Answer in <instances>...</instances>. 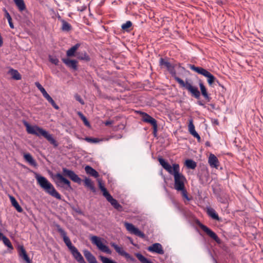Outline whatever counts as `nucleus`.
<instances>
[{
  "label": "nucleus",
  "mask_w": 263,
  "mask_h": 263,
  "mask_svg": "<svg viewBox=\"0 0 263 263\" xmlns=\"http://www.w3.org/2000/svg\"><path fill=\"white\" fill-rule=\"evenodd\" d=\"M135 256L141 263H153L150 260L145 257L141 253H136Z\"/></svg>",
  "instance_id": "obj_31"
},
{
  "label": "nucleus",
  "mask_w": 263,
  "mask_h": 263,
  "mask_svg": "<svg viewBox=\"0 0 263 263\" xmlns=\"http://www.w3.org/2000/svg\"><path fill=\"white\" fill-rule=\"evenodd\" d=\"M35 84V86H36V87L42 92V93L44 98H45L47 96H48L49 95L47 92L46 90L44 88V87L39 82H36Z\"/></svg>",
  "instance_id": "obj_35"
},
{
  "label": "nucleus",
  "mask_w": 263,
  "mask_h": 263,
  "mask_svg": "<svg viewBox=\"0 0 263 263\" xmlns=\"http://www.w3.org/2000/svg\"><path fill=\"white\" fill-rule=\"evenodd\" d=\"M8 21V23H9V26L12 29H13L14 28V25L12 23V19H11L10 21Z\"/></svg>",
  "instance_id": "obj_48"
},
{
  "label": "nucleus",
  "mask_w": 263,
  "mask_h": 263,
  "mask_svg": "<svg viewBox=\"0 0 263 263\" xmlns=\"http://www.w3.org/2000/svg\"><path fill=\"white\" fill-rule=\"evenodd\" d=\"M85 171L87 174L95 178L99 177V173L95 169L89 165H86L85 167Z\"/></svg>",
  "instance_id": "obj_24"
},
{
  "label": "nucleus",
  "mask_w": 263,
  "mask_h": 263,
  "mask_svg": "<svg viewBox=\"0 0 263 263\" xmlns=\"http://www.w3.org/2000/svg\"><path fill=\"white\" fill-rule=\"evenodd\" d=\"M159 65L161 66L165 67L174 79L179 84L181 87H183L187 90L196 99H199L200 96V92L197 87L192 86L191 83L186 81L184 82L183 80L176 76V70L174 66H173L167 60L163 58H160L159 60Z\"/></svg>",
  "instance_id": "obj_2"
},
{
  "label": "nucleus",
  "mask_w": 263,
  "mask_h": 263,
  "mask_svg": "<svg viewBox=\"0 0 263 263\" xmlns=\"http://www.w3.org/2000/svg\"><path fill=\"white\" fill-rule=\"evenodd\" d=\"M74 98L76 99V100L79 101L81 104H84V102L80 95H79L78 94H76L74 96Z\"/></svg>",
  "instance_id": "obj_45"
},
{
  "label": "nucleus",
  "mask_w": 263,
  "mask_h": 263,
  "mask_svg": "<svg viewBox=\"0 0 263 263\" xmlns=\"http://www.w3.org/2000/svg\"><path fill=\"white\" fill-rule=\"evenodd\" d=\"M198 104L200 106H204V104L201 101H198Z\"/></svg>",
  "instance_id": "obj_51"
},
{
  "label": "nucleus",
  "mask_w": 263,
  "mask_h": 263,
  "mask_svg": "<svg viewBox=\"0 0 263 263\" xmlns=\"http://www.w3.org/2000/svg\"><path fill=\"white\" fill-rule=\"evenodd\" d=\"M57 180V183L65 184L67 187L71 188L70 182L60 173H57L54 176Z\"/></svg>",
  "instance_id": "obj_17"
},
{
  "label": "nucleus",
  "mask_w": 263,
  "mask_h": 263,
  "mask_svg": "<svg viewBox=\"0 0 263 263\" xmlns=\"http://www.w3.org/2000/svg\"><path fill=\"white\" fill-rule=\"evenodd\" d=\"M5 12H6V18H7L8 21H10L11 19H12L10 15L9 14V13L7 12V10H5Z\"/></svg>",
  "instance_id": "obj_46"
},
{
  "label": "nucleus",
  "mask_w": 263,
  "mask_h": 263,
  "mask_svg": "<svg viewBox=\"0 0 263 263\" xmlns=\"http://www.w3.org/2000/svg\"><path fill=\"white\" fill-rule=\"evenodd\" d=\"M35 178L37 183L47 193L59 200L61 199V195L45 177L37 175Z\"/></svg>",
  "instance_id": "obj_4"
},
{
  "label": "nucleus",
  "mask_w": 263,
  "mask_h": 263,
  "mask_svg": "<svg viewBox=\"0 0 263 263\" xmlns=\"http://www.w3.org/2000/svg\"><path fill=\"white\" fill-rule=\"evenodd\" d=\"M107 200L117 210L121 211L122 210V206L118 203V201L114 199L111 196L108 198Z\"/></svg>",
  "instance_id": "obj_22"
},
{
  "label": "nucleus",
  "mask_w": 263,
  "mask_h": 263,
  "mask_svg": "<svg viewBox=\"0 0 263 263\" xmlns=\"http://www.w3.org/2000/svg\"><path fill=\"white\" fill-rule=\"evenodd\" d=\"M84 255L89 263H99L95 257L87 250L83 251Z\"/></svg>",
  "instance_id": "obj_19"
},
{
  "label": "nucleus",
  "mask_w": 263,
  "mask_h": 263,
  "mask_svg": "<svg viewBox=\"0 0 263 263\" xmlns=\"http://www.w3.org/2000/svg\"><path fill=\"white\" fill-rule=\"evenodd\" d=\"M112 123H113V122L112 121H110V120L106 121L105 122V125L106 126H108V125H111Z\"/></svg>",
  "instance_id": "obj_49"
},
{
  "label": "nucleus",
  "mask_w": 263,
  "mask_h": 263,
  "mask_svg": "<svg viewBox=\"0 0 263 263\" xmlns=\"http://www.w3.org/2000/svg\"><path fill=\"white\" fill-rule=\"evenodd\" d=\"M208 163L210 166L213 168H218L219 165V162L218 158L213 154L210 155Z\"/></svg>",
  "instance_id": "obj_18"
},
{
  "label": "nucleus",
  "mask_w": 263,
  "mask_h": 263,
  "mask_svg": "<svg viewBox=\"0 0 263 263\" xmlns=\"http://www.w3.org/2000/svg\"><path fill=\"white\" fill-rule=\"evenodd\" d=\"M189 68L194 71L208 78L207 81L209 85L213 86V83L216 81V78L207 70L200 67H196L194 65H189Z\"/></svg>",
  "instance_id": "obj_5"
},
{
  "label": "nucleus",
  "mask_w": 263,
  "mask_h": 263,
  "mask_svg": "<svg viewBox=\"0 0 263 263\" xmlns=\"http://www.w3.org/2000/svg\"><path fill=\"white\" fill-rule=\"evenodd\" d=\"M188 130L189 133L195 138H197L198 142L201 140V138L199 134L196 132L195 129V126L193 124V121L192 119L189 120V123L188 125Z\"/></svg>",
  "instance_id": "obj_16"
},
{
  "label": "nucleus",
  "mask_w": 263,
  "mask_h": 263,
  "mask_svg": "<svg viewBox=\"0 0 263 263\" xmlns=\"http://www.w3.org/2000/svg\"><path fill=\"white\" fill-rule=\"evenodd\" d=\"M215 82H216L217 83H218V85H220V83H219L218 81H217V80H216V81H215Z\"/></svg>",
  "instance_id": "obj_53"
},
{
  "label": "nucleus",
  "mask_w": 263,
  "mask_h": 263,
  "mask_svg": "<svg viewBox=\"0 0 263 263\" xmlns=\"http://www.w3.org/2000/svg\"><path fill=\"white\" fill-rule=\"evenodd\" d=\"M215 82H216L217 83H218V85H220V83H219L218 81H217V80H216V81H215Z\"/></svg>",
  "instance_id": "obj_52"
},
{
  "label": "nucleus",
  "mask_w": 263,
  "mask_h": 263,
  "mask_svg": "<svg viewBox=\"0 0 263 263\" xmlns=\"http://www.w3.org/2000/svg\"><path fill=\"white\" fill-rule=\"evenodd\" d=\"M10 199L12 205L16 209L17 211L18 212H20V213L22 212L23 209L19 205L18 203L17 202L16 200L15 199V198L13 196H10Z\"/></svg>",
  "instance_id": "obj_28"
},
{
  "label": "nucleus",
  "mask_w": 263,
  "mask_h": 263,
  "mask_svg": "<svg viewBox=\"0 0 263 263\" xmlns=\"http://www.w3.org/2000/svg\"><path fill=\"white\" fill-rule=\"evenodd\" d=\"M206 213L208 215L210 216L212 219L220 221V218L217 214V213L216 212L215 210L210 207H208L206 208Z\"/></svg>",
  "instance_id": "obj_21"
},
{
  "label": "nucleus",
  "mask_w": 263,
  "mask_h": 263,
  "mask_svg": "<svg viewBox=\"0 0 263 263\" xmlns=\"http://www.w3.org/2000/svg\"><path fill=\"white\" fill-rule=\"evenodd\" d=\"M132 26V22L128 21H127L125 23L123 24L121 26V28L123 30L125 31H129V28H130Z\"/></svg>",
  "instance_id": "obj_39"
},
{
  "label": "nucleus",
  "mask_w": 263,
  "mask_h": 263,
  "mask_svg": "<svg viewBox=\"0 0 263 263\" xmlns=\"http://www.w3.org/2000/svg\"><path fill=\"white\" fill-rule=\"evenodd\" d=\"M147 250L150 252L156 253L162 255L164 253L162 245L159 243H155L149 246Z\"/></svg>",
  "instance_id": "obj_13"
},
{
  "label": "nucleus",
  "mask_w": 263,
  "mask_h": 263,
  "mask_svg": "<svg viewBox=\"0 0 263 263\" xmlns=\"http://www.w3.org/2000/svg\"><path fill=\"white\" fill-rule=\"evenodd\" d=\"M14 2L20 11H23L26 9L24 0H14Z\"/></svg>",
  "instance_id": "obj_30"
},
{
  "label": "nucleus",
  "mask_w": 263,
  "mask_h": 263,
  "mask_svg": "<svg viewBox=\"0 0 263 263\" xmlns=\"http://www.w3.org/2000/svg\"><path fill=\"white\" fill-rule=\"evenodd\" d=\"M19 254L20 256L27 263H32L23 247H21Z\"/></svg>",
  "instance_id": "obj_26"
},
{
  "label": "nucleus",
  "mask_w": 263,
  "mask_h": 263,
  "mask_svg": "<svg viewBox=\"0 0 263 263\" xmlns=\"http://www.w3.org/2000/svg\"><path fill=\"white\" fill-rule=\"evenodd\" d=\"M90 239L92 243L96 245L100 251L107 254H111V251L107 246L102 242L101 238L97 236H92Z\"/></svg>",
  "instance_id": "obj_7"
},
{
  "label": "nucleus",
  "mask_w": 263,
  "mask_h": 263,
  "mask_svg": "<svg viewBox=\"0 0 263 263\" xmlns=\"http://www.w3.org/2000/svg\"><path fill=\"white\" fill-rule=\"evenodd\" d=\"M177 191L181 192L183 197L186 199L187 200H190V199L187 196V192L185 187H183V190H177Z\"/></svg>",
  "instance_id": "obj_42"
},
{
  "label": "nucleus",
  "mask_w": 263,
  "mask_h": 263,
  "mask_svg": "<svg viewBox=\"0 0 263 263\" xmlns=\"http://www.w3.org/2000/svg\"><path fill=\"white\" fill-rule=\"evenodd\" d=\"M111 246L115 249L116 251L120 255L124 256L127 260L131 261H135V259L129 254L126 252L123 248L120 247L115 243H111Z\"/></svg>",
  "instance_id": "obj_10"
},
{
  "label": "nucleus",
  "mask_w": 263,
  "mask_h": 263,
  "mask_svg": "<svg viewBox=\"0 0 263 263\" xmlns=\"http://www.w3.org/2000/svg\"><path fill=\"white\" fill-rule=\"evenodd\" d=\"M80 44L77 43L66 51V55L68 57H72L74 56V54L78 49L80 47Z\"/></svg>",
  "instance_id": "obj_25"
},
{
  "label": "nucleus",
  "mask_w": 263,
  "mask_h": 263,
  "mask_svg": "<svg viewBox=\"0 0 263 263\" xmlns=\"http://www.w3.org/2000/svg\"><path fill=\"white\" fill-rule=\"evenodd\" d=\"M24 125L26 127L27 132L29 134L35 135L37 137H43L45 138L54 147H57L59 143L53 137L52 135L49 134L43 128L37 126L30 125L27 122H24Z\"/></svg>",
  "instance_id": "obj_3"
},
{
  "label": "nucleus",
  "mask_w": 263,
  "mask_h": 263,
  "mask_svg": "<svg viewBox=\"0 0 263 263\" xmlns=\"http://www.w3.org/2000/svg\"><path fill=\"white\" fill-rule=\"evenodd\" d=\"M24 158L30 165L34 167L37 166V163L35 160L29 153L25 154L24 155Z\"/></svg>",
  "instance_id": "obj_23"
},
{
  "label": "nucleus",
  "mask_w": 263,
  "mask_h": 263,
  "mask_svg": "<svg viewBox=\"0 0 263 263\" xmlns=\"http://www.w3.org/2000/svg\"><path fill=\"white\" fill-rule=\"evenodd\" d=\"M158 160L162 167L169 174L174 176V187L177 190H182L185 187L186 181L185 176L180 172L179 165L174 163L172 166L167 161L162 157H158Z\"/></svg>",
  "instance_id": "obj_1"
},
{
  "label": "nucleus",
  "mask_w": 263,
  "mask_h": 263,
  "mask_svg": "<svg viewBox=\"0 0 263 263\" xmlns=\"http://www.w3.org/2000/svg\"><path fill=\"white\" fill-rule=\"evenodd\" d=\"M45 98L51 104L53 108H54L57 110H58L59 109V106L56 104L54 100L49 96V95L47 96Z\"/></svg>",
  "instance_id": "obj_36"
},
{
  "label": "nucleus",
  "mask_w": 263,
  "mask_h": 263,
  "mask_svg": "<svg viewBox=\"0 0 263 263\" xmlns=\"http://www.w3.org/2000/svg\"><path fill=\"white\" fill-rule=\"evenodd\" d=\"M9 73L11 74L12 78L14 80H20L22 78L21 74L16 70L11 69L9 70Z\"/></svg>",
  "instance_id": "obj_29"
},
{
  "label": "nucleus",
  "mask_w": 263,
  "mask_h": 263,
  "mask_svg": "<svg viewBox=\"0 0 263 263\" xmlns=\"http://www.w3.org/2000/svg\"><path fill=\"white\" fill-rule=\"evenodd\" d=\"M49 61L51 63H52V64H54L55 65H59V60L55 57L49 55Z\"/></svg>",
  "instance_id": "obj_40"
},
{
  "label": "nucleus",
  "mask_w": 263,
  "mask_h": 263,
  "mask_svg": "<svg viewBox=\"0 0 263 263\" xmlns=\"http://www.w3.org/2000/svg\"><path fill=\"white\" fill-rule=\"evenodd\" d=\"M199 87L200 88L201 93L204 98L205 99V100H206L208 102H210L211 101V98L209 96L206 88L202 82L199 83Z\"/></svg>",
  "instance_id": "obj_20"
},
{
  "label": "nucleus",
  "mask_w": 263,
  "mask_h": 263,
  "mask_svg": "<svg viewBox=\"0 0 263 263\" xmlns=\"http://www.w3.org/2000/svg\"><path fill=\"white\" fill-rule=\"evenodd\" d=\"M124 226L126 230L130 233L135 234V235L142 238L145 237V234L140 231L138 228H136L133 224L126 222L124 223Z\"/></svg>",
  "instance_id": "obj_11"
},
{
  "label": "nucleus",
  "mask_w": 263,
  "mask_h": 263,
  "mask_svg": "<svg viewBox=\"0 0 263 263\" xmlns=\"http://www.w3.org/2000/svg\"><path fill=\"white\" fill-rule=\"evenodd\" d=\"M101 260L103 263H117L116 261L104 256H101Z\"/></svg>",
  "instance_id": "obj_41"
},
{
  "label": "nucleus",
  "mask_w": 263,
  "mask_h": 263,
  "mask_svg": "<svg viewBox=\"0 0 263 263\" xmlns=\"http://www.w3.org/2000/svg\"><path fill=\"white\" fill-rule=\"evenodd\" d=\"M101 191L103 193V195L106 198V199H107L111 196V195L108 193V192L107 191L105 187L102 189V190H101Z\"/></svg>",
  "instance_id": "obj_43"
},
{
  "label": "nucleus",
  "mask_w": 263,
  "mask_h": 263,
  "mask_svg": "<svg viewBox=\"0 0 263 263\" xmlns=\"http://www.w3.org/2000/svg\"><path fill=\"white\" fill-rule=\"evenodd\" d=\"M55 227L57 228L58 232L60 234L61 236L63 237L64 242L67 246L69 250L73 249V247H75L74 246L72 245V243L69 238L67 236V233L65 232V231L64 229H63L59 224H56Z\"/></svg>",
  "instance_id": "obj_8"
},
{
  "label": "nucleus",
  "mask_w": 263,
  "mask_h": 263,
  "mask_svg": "<svg viewBox=\"0 0 263 263\" xmlns=\"http://www.w3.org/2000/svg\"><path fill=\"white\" fill-rule=\"evenodd\" d=\"M74 259L79 263H86L83 257L76 247L70 250Z\"/></svg>",
  "instance_id": "obj_15"
},
{
  "label": "nucleus",
  "mask_w": 263,
  "mask_h": 263,
  "mask_svg": "<svg viewBox=\"0 0 263 263\" xmlns=\"http://www.w3.org/2000/svg\"><path fill=\"white\" fill-rule=\"evenodd\" d=\"M63 62L69 68L74 70L78 69V61L76 60H71L68 58L62 59Z\"/></svg>",
  "instance_id": "obj_14"
},
{
  "label": "nucleus",
  "mask_w": 263,
  "mask_h": 263,
  "mask_svg": "<svg viewBox=\"0 0 263 263\" xmlns=\"http://www.w3.org/2000/svg\"><path fill=\"white\" fill-rule=\"evenodd\" d=\"M99 186L100 190L105 187L104 185L103 184V183L101 182V181H99Z\"/></svg>",
  "instance_id": "obj_47"
},
{
  "label": "nucleus",
  "mask_w": 263,
  "mask_h": 263,
  "mask_svg": "<svg viewBox=\"0 0 263 263\" xmlns=\"http://www.w3.org/2000/svg\"><path fill=\"white\" fill-rule=\"evenodd\" d=\"M63 175L68 177L72 181L77 183H81V179L72 171L65 167L62 168Z\"/></svg>",
  "instance_id": "obj_9"
},
{
  "label": "nucleus",
  "mask_w": 263,
  "mask_h": 263,
  "mask_svg": "<svg viewBox=\"0 0 263 263\" xmlns=\"http://www.w3.org/2000/svg\"><path fill=\"white\" fill-rule=\"evenodd\" d=\"M85 140L88 142L90 143H97L99 141V139L97 138H92L89 137H86Z\"/></svg>",
  "instance_id": "obj_44"
},
{
  "label": "nucleus",
  "mask_w": 263,
  "mask_h": 263,
  "mask_svg": "<svg viewBox=\"0 0 263 263\" xmlns=\"http://www.w3.org/2000/svg\"><path fill=\"white\" fill-rule=\"evenodd\" d=\"M2 240L5 245L8 248L10 249L11 250L13 249V246L12 245L10 240L6 236H5Z\"/></svg>",
  "instance_id": "obj_38"
},
{
  "label": "nucleus",
  "mask_w": 263,
  "mask_h": 263,
  "mask_svg": "<svg viewBox=\"0 0 263 263\" xmlns=\"http://www.w3.org/2000/svg\"><path fill=\"white\" fill-rule=\"evenodd\" d=\"M62 29L63 31H69L71 29V26L69 23H68V22H66L64 20H63L62 21Z\"/></svg>",
  "instance_id": "obj_34"
},
{
  "label": "nucleus",
  "mask_w": 263,
  "mask_h": 263,
  "mask_svg": "<svg viewBox=\"0 0 263 263\" xmlns=\"http://www.w3.org/2000/svg\"><path fill=\"white\" fill-rule=\"evenodd\" d=\"M199 227L211 238H212L213 239H214L215 241H216L217 242H219L220 239L218 238V237L217 236V235L216 234V233H214L213 231H212L208 227H206V226H205L202 223H200L199 224Z\"/></svg>",
  "instance_id": "obj_12"
},
{
  "label": "nucleus",
  "mask_w": 263,
  "mask_h": 263,
  "mask_svg": "<svg viewBox=\"0 0 263 263\" xmlns=\"http://www.w3.org/2000/svg\"><path fill=\"white\" fill-rule=\"evenodd\" d=\"M185 165L190 169H195L197 166L196 163L191 159H187L185 161Z\"/></svg>",
  "instance_id": "obj_32"
},
{
  "label": "nucleus",
  "mask_w": 263,
  "mask_h": 263,
  "mask_svg": "<svg viewBox=\"0 0 263 263\" xmlns=\"http://www.w3.org/2000/svg\"><path fill=\"white\" fill-rule=\"evenodd\" d=\"M78 115L79 116V117L81 119V120L83 121L84 124L88 127L90 126V123L87 120V118L84 116V115L80 111L78 112Z\"/></svg>",
  "instance_id": "obj_37"
},
{
  "label": "nucleus",
  "mask_w": 263,
  "mask_h": 263,
  "mask_svg": "<svg viewBox=\"0 0 263 263\" xmlns=\"http://www.w3.org/2000/svg\"><path fill=\"white\" fill-rule=\"evenodd\" d=\"M5 236L3 233L0 232V240H2Z\"/></svg>",
  "instance_id": "obj_50"
},
{
  "label": "nucleus",
  "mask_w": 263,
  "mask_h": 263,
  "mask_svg": "<svg viewBox=\"0 0 263 263\" xmlns=\"http://www.w3.org/2000/svg\"><path fill=\"white\" fill-rule=\"evenodd\" d=\"M77 58L79 60H85L86 61H89L90 60V57L85 52L84 53H78Z\"/></svg>",
  "instance_id": "obj_33"
},
{
  "label": "nucleus",
  "mask_w": 263,
  "mask_h": 263,
  "mask_svg": "<svg viewBox=\"0 0 263 263\" xmlns=\"http://www.w3.org/2000/svg\"><path fill=\"white\" fill-rule=\"evenodd\" d=\"M84 185L89 188L91 191L95 192L96 191V189L94 186L93 183L92 181L88 178H85L84 180Z\"/></svg>",
  "instance_id": "obj_27"
},
{
  "label": "nucleus",
  "mask_w": 263,
  "mask_h": 263,
  "mask_svg": "<svg viewBox=\"0 0 263 263\" xmlns=\"http://www.w3.org/2000/svg\"><path fill=\"white\" fill-rule=\"evenodd\" d=\"M140 114L143 122L152 125L153 129V134L155 137H156L158 128L157 121L146 112H140Z\"/></svg>",
  "instance_id": "obj_6"
}]
</instances>
